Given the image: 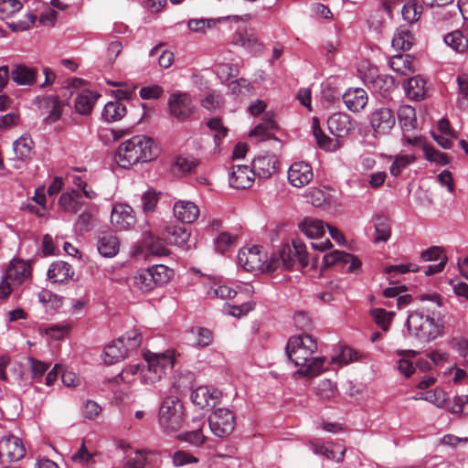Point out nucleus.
I'll use <instances>...</instances> for the list:
<instances>
[{
    "instance_id": "obj_50",
    "label": "nucleus",
    "mask_w": 468,
    "mask_h": 468,
    "mask_svg": "<svg viewBox=\"0 0 468 468\" xmlns=\"http://www.w3.org/2000/svg\"><path fill=\"white\" fill-rule=\"evenodd\" d=\"M236 241V236L228 232H221L215 239L216 250L224 253Z\"/></svg>"
},
{
    "instance_id": "obj_57",
    "label": "nucleus",
    "mask_w": 468,
    "mask_h": 468,
    "mask_svg": "<svg viewBox=\"0 0 468 468\" xmlns=\"http://www.w3.org/2000/svg\"><path fill=\"white\" fill-rule=\"evenodd\" d=\"M452 349L458 352L463 358L468 357V340L465 337H454L450 341Z\"/></svg>"
},
{
    "instance_id": "obj_38",
    "label": "nucleus",
    "mask_w": 468,
    "mask_h": 468,
    "mask_svg": "<svg viewBox=\"0 0 468 468\" xmlns=\"http://www.w3.org/2000/svg\"><path fill=\"white\" fill-rule=\"evenodd\" d=\"M390 68L401 74L407 75L412 72V58L410 55H395L389 59Z\"/></svg>"
},
{
    "instance_id": "obj_26",
    "label": "nucleus",
    "mask_w": 468,
    "mask_h": 468,
    "mask_svg": "<svg viewBox=\"0 0 468 468\" xmlns=\"http://www.w3.org/2000/svg\"><path fill=\"white\" fill-rule=\"evenodd\" d=\"M414 40L415 38L411 31L407 27L400 26L397 28L391 44L394 49L399 51H406L410 49Z\"/></svg>"
},
{
    "instance_id": "obj_32",
    "label": "nucleus",
    "mask_w": 468,
    "mask_h": 468,
    "mask_svg": "<svg viewBox=\"0 0 468 468\" xmlns=\"http://www.w3.org/2000/svg\"><path fill=\"white\" fill-rule=\"evenodd\" d=\"M444 43L457 53H464L468 49V38L461 30H454L446 34Z\"/></svg>"
},
{
    "instance_id": "obj_1",
    "label": "nucleus",
    "mask_w": 468,
    "mask_h": 468,
    "mask_svg": "<svg viewBox=\"0 0 468 468\" xmlns=\"http://www.w3.org/2000/svg\"><path fill=\"white\" fill-rule=\"evenodd\" d=\"M316 340L308 334L291 336L285 348L286 355L295 366L301 367L294 375L314 378L324 370V357H313L317 351Z\"/></svg>"
},
{
    "instance_id": "obj_36",
    "label": "nucleus",
    "mask_w": 468,
    "mask_h": 468,
    "mask_svg": "<svg viewBox=\"0 0 468 468\" xmlns=\"http://www.w3.org/2000/svg\"><path fill=\"white\" fill-rule=\"evenodd\" d=\"M312 448L315 454L325 456L328 460H335L342 462L346 453V449L337 446L335 449H331L324 444L312 442Z\"/></svg>"
},
{
    "instance_id": "obj_48",
    "label": "nucleus",
    "mask_w": 468,
    "mask_h": 468,
    "mask_svg": "<svg viewBox=\"0 0 468 468\" xmlns=\"http://www.w3.org/2000/svg\"><path fill=\"white\" fill-rule=\"evenodd\" d=\"M22 8L18 0H0V17L5 19Z\"/></svg>"
},
{
    "instance_id": "obj_19",
    "label": "nucleus",
    "mask_w": 468,
    "mask_h": 468,
    "mask_svg": "<svg viewBox=\"0 0 468 468\" xmlns=\"http://www.w3.org/2000/svg\"><path fill=\"white\" fill-rule=\"evenodd\" d=\"M342 99L349 111L359 112L366 107L368 96L362 88H350L342 95Z\"/></svg>"
},
{
    "instance_id": "obj_64",
    "label": "nucleus",
    "mask_w": 468,
    "mask_h": 468,
    "mask_svg": "<svg viewBox=\"0 0 468 468\" xmlns=\"http://www.w3.org/2000/svg\"><path fill=\"white\" fill-rule=\"evenodd\" d=\"M242 46L252 53H261L262 50V45L252 35H248L242 38Z\"/></svg>"
},
{
    "instance_id": "obj_20",
    "label": "nucleus",
    "mask_w": 468,
    "mask_h": 468,
    "mask_svg": "<svg viewBox=\"0 0 468 468\" xmlns=\"http://www.w3.org/2000/svg\"><path fill=\"white\" fill-rule=\"evenodd\" d=\"M275 155L260 154L252 161L251 169L254 176L269 178L275 171L277 165Z\"/></svg>"
},
{
    "instance_id": "obj_58",
    "label": "nucleus",
    "mask_w": 468,
    "mask_h": 468,
    "mask_svg": "<svg viewBox=\"0 0 468 468\" xmlns=\"http://www.w3.org/2000/svg\"><path fill=\"white\" fill-rule=\"evenodd\" d=\"M193 333L197 334L196 344L199 346L206 347L212 342V333L207 328L197 327L193 329Z\"/></svg>"
},
{
    "instance_id": "obj_15",
    "label": "nucleus",
    "mask_w": 468,
    "mask_h": 468,
    "mask_svg": "<svg viewBox=\"0 0 468 468\" xmlns=\"http://www.w3.org/2000/svg\"><path fill=\"white\" fill-rule=\"evenodd\" d=\"M221 395V391L216 388L200 386L192 392L191 399L194 404L205 409L215 407L219 403Z\"/></svg>"
},
{
    "instance_id": "obj_8",
    "label": "nucleus",
    "mask_w": 468,
    "mask_h": 468,
    "mask_svg": "<svg viewBox=\"0 0 468 468\" xmlns=\"http://www.w3.org/2000/svg\"><path fill=\"white\" fill-rule=\"evenodd\" d=\"M175 358L169 352L154 354L146 358L147 368L142 370V381L146 385L154 384L173 368Z\"/></svg>"
},
{
    "instance_id": "obj_30",
    "label": "nucleus",
    "mask_w": 468,
    "mask_h": 468,
    "mask_svg": "<svg viewBox=\"0 0 468 468\" xmlns=\"http://www.w3.org/2000/svg\"><path fill=\"white\" fill-rule=\"evenodd\" d=\"M33 140L27 134L21 135L13 144V149L19 160L30 159L33 154Z\"/></svg>"
},
{
    "instance_id": "obj_62",
    "label": "nucleus",
    "mask_w": 468,
    "mask_h": 468,
    "mask_svg": "<svg viewBox=\"0 0 468 468\" xmlns=\"http://www.w3.org/2000/svg\"><path fill=\"white\" fill-rule=\"evenodd\" d=\"M295 326L303 331H307L312 328V320L304 312H298L294 314Z\"/></svg>"
},
{
    "instance_id": "obj_10",
    "label": "nucleus",
    "mask_w": 468,
    "mask_h": 468,
    "mask_svg": "<svg viewBox=\"0 0 468 468\" xmlns=\"http://www.w3.org/2000/svg\"><path fill=\"white\" fill-rule=\"evenodd\" d=\"M276 258L280 260L284 269H291L293 267L294 261L297 260L302 267H306L309 264V257L306 251V246L301 239H293L292 246H283Z\"/></svg>"
},
{
    "instance_id": "obj_5",
    "label": "nucleus",
    "mask_w": 468,
    "mask_h": 468,
    "mask_svg": "<svg viewBox=\"0 0 468 468\" xmlns=\"http://www.w3.org/2000/svg\"><path fill=\"white\" fill-rule=\"evenodd\" d=\"M85 83L84 80L80 78H70L64 80L61 83L60 90H69V96L76 94L74 99V110L75 112L82 116H88L91 114L92 110L97 102V100L101 97V94L94 90L83 89L78 90Z\"/></svg>"
},
{
    "instance_id": "obj_11",
    "label": "nucleus",
    "mask_w": 468,
    "mask_h": 468,
    "mask_svg": "<svg viewBox=\"0 0 468 468\" xmlns=\"http://www.w3.org/2000/svg\"><path fill=\"white\" fill-rule=\"evenodd\" d=\"M209 428L219 438L229 436L235 428V416L228 409L220 408L212 412L208 418Z\"/></svg>"
},
{
    "instance_id": "obj_9",
    "label": "nucleus",
    "mask_w": 468,
    "mask_h": 468,
    "mask_svg": "<svg viewBox=\"0 0 468 468\" xmlns=\"http://www.w3.org/2000/svg\"><path fill=\"white\" fill-rule=\"evenodd\" d=\"M31 276L30 266L22 260L12 261L6 271L5 275L0 283V298H6L13 288L19 286Z\"/></svg>"
},
{
    "instance_id": "obj_56",
    "label": "nucleus",
    "mask_w": 468,
    "mask_h": 468,
    "mask_svg": "<svg viewBox=\"0 0 468 468\" xmlns=\"http://www.w3.org/2000/svg\"><path fill=\"white\" fill-rule=\"evenodd\" d=\"M38 299L47 308L56 309L58 303V296L48 289H43L38 293Z\"/></svg>"
},
{
    "instance_id": "obj_13",
    "label": "nucleus",
    "mask_w": 468,
    "mask_h": 468,
    "mask_svg": "<svg viewBox=\"0 0 468 468\" xmlns=\"http://www.w3.org/2000/svg\"><path fill=\"white\" fill-rule=\"evenodd\" d=\"M26 454L25 446L18 437L14 435L0 440V457L10 462L22 459Z\"/></svg>"
},
{
    "instance_id": "obj_23",
    "label": "nucleus",
    "mask_w": 468,
    "mask_h": 468,
    "mask_svg": "<svg viewBox=\"0 0 468 468\" xmlns=\"http://www.w3.org/2000/svg\"><path fill=\"white\" fill-rule=\"evenodd\" d=\"M165 240L170 244L183 247L190 238V232L183 226L168 225L163 233Z\"/></svg>"
},
{
    "instance_id": "obj_28",
    "label": "nucleus",
    "mask_w": 468,
    "mask_h": 468,
    "mask_svg": "<svg viewBox=\"0 0 468 468\" xmlns=\"http://www.w3.org/2000/svg\"><path fill=\"white\" fill-rule=\"evenodd\" d=\"M83 205L82 196L76 190L60 195V209L64 211L77 213Z\"/></svg>"
},
{
    "instance_id": "obj_34",
    "label": "nucleus",
    "mask_w": 468,
    "mask_h": 468,
    "mask_svg": "<svg viewBox=\"0 0 468 468\" xmlns=\"http://www.w3.org/2000/svg\"><path fill=\"white\" fill-rule=\"evenodd\" d=\"M126 112V106L122 101H109L103 108L102 117L108 122H117L125 116Z\"/></svg>"
},
{
    "instance_id": "obj_60",
    "label": "nucleus",
    "mask_w": 468,
    "mask_h": 468,
    "mask_svg": "<svg viewBox=\"0 0 468 468\" xmlns=\"http://www.w3.org/2000/svg\"><path fill=\"white\" fill-rule=\"evenodd\" d=\"M413 264H399V265H390L385 268V272L390 277H394L398 274H403L409 271L416 272L419 271V267L411 268Z\"/></svg>"
},
{
    "instance_id": "obj_55",
    "label": "nucleus",
    "mask_w": 468,
    "mask_h": 468,
    "mask_svg": "<svg viewBox=\"0 0 468 468\" xmlns=\"http://www.w3.org/2000/svg\"><path fill=\"white\" fill-rule=\"evenodd\" d=\"M198 459L189 452L184 451H177L173 455V463L176 466H184L189 463H197Z\"/></svg>"
},
{
    "instance_id": "obj_16",
    "label": "nucleus",
    "mask_w": 468,
    "mask_h": 468,
    "mask_svg": "<svg viewBox=\"0 0 468 468\" xmlns=\"http://www.w3.org/2000/svg\"><path fill=\"white\" fill-rule=\"evenodd\" d=\"M324 263L325 266H331L335 264H341L344 267L346 266L347 272H354L356 270L360 269L361 261L360 260L345 251L334 250L330 253H327L324 256Z\"/></svg>"
},
{
    "instance_id": "obj_59",
    "label": "nucleus",
    "mask_w": 468,
    "mask_h": 468,
    "mask_svg": "<svg viewBox=\"0 0 468 468\" xmlns=\"http://www.w3.org/2000/svg\"><path fill=\"white\" fill-rule=\"evenodd\" d=\"M443 249L438 246H432L423 250L420 254V258L423 261H441L443 257Z\"/></svg>"
},
{
    "instance_id": "obj_44",
    "label": "nucleus",
    "mask_w": 468,
    "mask_h": 468,
    "mask_svg": "<svg viewBox=\"0 0 468 468\" xmlns=\"http://www.w3.org/2000/svg\"><path fill=\"white\" fill-rule=\"evenodd\" d=\"M373 89L385 96L395 88V81L393 77L388 75H378L372 80Z\"/></svg>"
},
{
    "instance_id": "obj_47",
    "label": "nucleus",
    "mask_w": 468,
    "mask_h": 468,
    "mask_svg": "<svg viewBox=\"0 0 468 468\" xmlns=\"http://www.w3.org/2000/svg\"><path fill=\"white\" fill-rule=\"evenodd\" d=\"M415 161V156L410 154L396 156L394 162L391 164L389 171L393 176H399L402 170L409 165Z\"/></svg>"
},
{
    "instance_id": "obj_40",
    "label": "nucleus",
    "mask_w": 468,
    "mask_h": 468,
    "mask_svg": "<svg viewBox=\"0 0 468 468\" xmlns=\"http://www.w3.org/2000/svg\"><path fill=\"white\" fill-rule=\"evenodd\" d=\"M148 269L154 278L153 282H154L155 287L167 283L174 274L172 269H169L163 264L154 265Z\"/></svg>"
},
{
    "instance_id": "obj_51",
    "label": "nucleus",
    "mask_w": 468,
    "mask_h": 468,
    "mask_svg": "<svg viewBox=\"0 0 468 468\" xmlns=\"http://www.w3.org/2000/svg\"><path fill=\"white\" fill-rule=\"evenodd\" d=\"M423 151H424L426 159L431 162H434L436 164L442 165H447L449 162L448 155L446 154L441 153L431 146H428V145L424 144Z\"/></svg>"
},
{
    "instance_id": "obj_52",
    "label": "nucleus",
    "mask_w": 468,
    "mask_h": 468,
    "mask_svg": "<svg viewBox=\"0 0 468 468\" xmlns=\"http://www.w3.org/2000/svg\"><path fill=\"white\" fill-rule=\"evenodd\" d=\"M158 202L157 194L153 190L146 191L142 196V208L144 212H153Z\"/></svg>"
},
{
    "instance_id": "obj_7",
    "label": "nucleus",
    "mask_w": 468,
    "mask_h": 468,
    "mask_svg": "<svg viewBox=\"0 0 468 468\" xmlns=\"http://www.w3.org/2000/svg\"><path fill=\"white\" fill-rule=\"evenodd\" d=\"M184 422V406L177 396H166L158 411V423L164 431H176Z\"/></svg>"
},
{
    "instance_id": "obj_22",
    "label": "nucleus",
    "mask_w": 468,
    "mask_h": 468,
    "mask_svg": "<svg viewBox=\"0 0 468 468\" xmlns=\"http://www.w3.org/2000/svg\"><path fill=\"white\" fill-rule=\"evenodd\" d=\"M173 210L177 220L188 224L194 222L200 213L197 205L187 200L176 201L174 205Z\"/></svg>"
},
{
    "instance_id": "obj_24",
    "label": "nucleus",
    "mask_w": 468,
    "mask_h": 468,
    "mask_svg": "<svg viewBox=\"0 0 468 468\" xmlns=\"http://www.w3.org/2000/svg\"><path fill=\"white\" fill-rule=\"evenodd\" d=\"M10 77L17 85H33L36 82L37 70L23 64H16Z\"/></svg>"
},
{
    "instance_id": "obj_46",
    "label": "nucleus",
    "mask_w": 468,
    "mask_h": 468,
    "mask_svg": "<svg viewBox=\"0 0 468 468\" xmlns=\"http://www.w3.org/2000/svg\"><path fill=\"white\" fill-rule=\"evenodd\" d=\"M422 13V5H419L418 2L411 4H404L401 9V14L408 23H414L418 21Z\"/></svg>"
},
{
    "instance_id": "obj_37",
    "label": "nucleus",
    "mask_w": 468,
    "mask_h": 468,
    "mask_svg": "<svg viewBox=\"0 0 468 468\" xmlns=\"http://www.w3.org/2000/svg\"><path fill=\"white\" fill-rule=\"evenodd\" d=\"M374 226H375V237L374 239L376 242H386L391 233V229L388 223V219L385 216H377L374 218Z\"/></svg>"
},
{
    "instance_id": "obj_39",
    "label": "nucleus",
    "mask_w": 468,
    "mask_h": 468,
    "mask_svg": "<svg viewBox=\"0 0 468 468\" xmlns=\"http://www.w3.org/2000/svg\"><path fill=\"white\" fill-rule=\"evenodd\" d=\"M425 81L418 77L408 80L405 86L407 96L413 100H420L425 96Z\"/></svg>"
},
{
    "instance_id": "obj_4",
    "label": "nucleus",
    "mask_w": 468,
    "mask_h": 468,
    "mask_svg": "<svg viewBox=\"0 0 468 468\" xmlns=\"http://www.w3.org/2000/svg\"><path fill=\"white\" fill-rule=\"evenodd\" d=\"M406 326L410 335L424 343H429L441 335V326L435 322L434 317L420 311L409 314Z\"/></svg>"
},
{
    "instance_id": "obj_29",
    "label": "nucleus",
    "mask_w": 468,
    "mask_h": 468,
    "mask_svg": "<svg viewBox=\"0 0 468 468\" xmlns=\"http://www.w3.org/2000/svg\"><path fill=\"white\" fill-rule=\"evenodd\" d=\"M97 224V208L91 207L83 211L77 218L75 227L77 231L83 234L90 231Z\"/></svg>"
},
{
    "instance_id": "obj_21",
    "label": "nucleus",
    "mask_w": 468,
    "mask_h": 468,
    "mask_svg": "<svg viewBox=\"0 0 468 468\" xmlns=\"http://www.w3.org/2000/svg\"><path fill=\"white\" fill-rule=\"evenodd\" d=\"M252 169L247 165H235L229 176V185L237 189H246L252 186L254 180Z\"/></svg>"
},
{
    "instance_id": "obj_31",
    "label": "nucleus",
    "mask_w": 468,
    "mask_h": 468,
    "mask_svg": "<svg viewBox=\"0 0 468 468\" xmlns=\"http://www.w3.org/2000/svg\"><path fill=\"white\" fill-rule=\"evenodd\" d=\"M398 119L403 131L409 132L416 128L417 118L415 109L410 105H402L398 110Z\"/></svg>"
},
{
    "instance_id": "obj_45",
    "label": "nucleus",
    "mask_w": 468,
    "mask_h": 468,
    "mask_svg": "<svg viewBox=\"0 0 468 468\" xmlns=\"http://www.w3.org/2000/svg\"><path fill=\"white\" fill-rule=\"evenodd\" d=\"M197 165V161L192 156H178L174 162L173 170L176 174L191 172Z\"/></svg>"
},
{
    "instance_id": "obj_43",
    "label": "nucleus",
    "mask_w": 468,
    "mask_h": 468,
    "mask_svg": "<svg viewBox=\"0 0 468 468\" xmlns=\"http://www.w3.org/2000/svg\"><path fill=\"white\" fill-rule=\"evenodd\" d=\"M374 322L383 330L388 331L392 321L394 313L388 312L383 308H375L370 311Z\"/></svg>"
},
{
    "instance_id": "obj_53",
    "label": "nucleus",
    "mask_w": 468,
    "mask_h": 468,
    "mask_svg": "<svg viewBox=\"0 0 468 468\" xmlns=\"http://www.w3.org/2000/svg\"><path fill=\"white\" fill-rule=\"evenodd\" d=\"M139 371H141V367L139 364L130 365L126 367L118 376H116L113 380L116 383H119V380L122 382L129 383L133 380V377Z\"/></svg>"
},
{
    "instance_id": "obj_18",
    "label": "nucleus",
    "mask_w": 468,
    "mask_h": 468,
    "mask_svg": "<svg viewBox=\"0 0 468 468\" xmlns=\"http://www.w3.org/2000/svg\"><path fill=\"white\" fill-rule=\"evenodd\" d=\"M111 222L121 230L130 229L136 222L133 209L128 205L114 206L111 215Z\"/></svg>"
},
{
    "instance_id": "obj_6",
    "label": "nucleus",
    "mask_w": 468,
    "mask_h": 468,
    "mask_svg": "<svg viewBox=\"0 0 468 468\" xmlns=\"http://www.w3.org/2000/svg\"><path fill=\"white\" fill-rule=\"evenodd\" d=\"M142 343V335L137 330H132L112 341L103 351V361L112 365L123 360L128 354L136 350Z\"/></svg>"
},
{
    "instance_id": "obj_33",
    "label": "nucleus",
    "mask_w": 468,
    "mask_h": 468,
    "mask_svg": "<svg viewBox=\"0 0 468 468\" xmlns=\"http://www.w3.org/2000/svg\"><path fill=\"white\" fill-rule=\"evenodd\" d=\"M327 125L333 134L340 137L349 130V117L345 113H335L329 117Z\"/></svg>"
},
{
    "instance_id": "obj_42",
    "label": "nucleus",
    "mask_w": 468,
    "mask_h": 468,
    "mask_svg": "<svg viewBox=\"0 0 468 468\" xmlns=\"http://www.w3.org/2000/svg\"><path fill=\"white\" fill-rule=\"evenodd\" d=\"M315 394L323 401L331 400L337 394L336 384L330 379H323L315 388Z\"/></svg>"
},
{
    "instance_id": "obj_61",
    "label": "nucleus",
    "mask_w": 468,
    "mask_h": 468,
    "mask_svg": "<svg viewBox=\"0 0 468 468\" xmlns=\"http://www.w3.org/2000/svg\"><path fill=\"white\" fill-rule=\"evenodd\" d=\"M253 308H254V303H245L240 305H229L228 306V314L234 317L239 318L243 315H246Z\"/></svg>"
},
{
    "instance_id": "obj_14",
    "label": "nucleus",
    "mask_w": 468,
    "mask_h": 468,
    "mask_svg": "<svg viewBox=\"0 0 468 468\" xmlns=\"http://www.w3.org/2000/svg\"><path fill=\"white\" fill-rule=\"evenodd\" d=\"M396 123L394 112L391 109L381 107L370 114V124L378 133L386 134L390 132Z\"/></svg>"
},
{
    "instance_id": "obj_41",
    "label": "nucleus",
    "mask_w": 468,
    "mask_h": 468,
    "mask_svg": "<svg viewBox=\"0 0 468 468\" xmlns=\"http://www.w3.org/2000/svg\"><path fill=\"white\" fill-rule=\"evenodd\" d=\"M153 279L149 269H143L133 276V285L141 291L149 292L155 287Z\"/></svg>"
},
{
    "instance_id": "obj_27",
    "label": "nucleus",
    "mask_w": 468,
    "mask_h": 468,
    "mask_svg": "<svg viewBox=\"0 0 468 468\" xmlns=\"http://www.w3.org/2000/svg\"><path fill=\"white\" fill-rule=\"evenodd\" d=\"M299 229L310 239H319L324 234V222L314 218H303L299 224Z\"/></svg>"
},
{
    "instance_id": "obj_25",
    "label": "nucleus",
    "mask_w": 468,
    "mask_h": 468,
    "mask_svg": "<svg viewBox=\"0 0 468 468\" xmlns=\"http://www.w3.org/2000/svg\"><path fill=\"white\" fill-rule=\"evenodd\" d=\"M119 239L114 234L106 232L99 237L98 250L103 257L112 258L115 256L119 251Z\"/></svg>"
},
{
    "instance_id": "obj_35",
    "label": "nucleus",
    "mask_w": 468,
    "mask_h": 468,
    "mask_svg": "<svg viewBox=\"0 0 468 468\" xmlns=\"http://www.w3.org/2000/svg\"><path fill=\"white\" fill-rule=\"evenodd\" d=\"M39 107L47 110L50 108L48 115L44 119L46 124L54 123L58 120V97L57 95L43 97Z\"/></svg>"
},
{
    "instance_id": "obj_63",
    "label": "nucleus",
    "mask_w": 468,
    "mask_h": 468,
    "mask_svg": "<svg viewBox=\"0 0 468 468\" xmlns=\"http://www.w3.org/2000/svg\"><path fill=\"white\" fill-rule=\"evenodd\" d=\"M182 438L188 441L189 443L200 446L204 443L206 438L202 433L201 429H197L196 431H188L183 434Z\"/></svg>"
},
{
    "instance_id": "obj_54",
    "label": "nucleus",
    "mask_w": 468,
    "mask_h": 468,
    "mask_svg": "<svg viewBox=\"0 0 468 468\" xmlns=\"http://www.w3.org/2000/svg\"><path fill=\"white\" fill-rule=\"evenodd\" d=\"M164 89L159 85L143 87L140 91V97L144 100H156L162 96Z\"/></svg>"
},
{
    "instance_id": "obj_2",
    "label": "nucleus",
    "mask_w": 468,
    "mask_h": 468,
    "mask_svg": "<svg viewBox=\"0 0 468 468\" xmlns=\"http://www.w3.org/2000/svg\"><path fill=\"white\" fill-rule=\"evenodd\" d=\"M159 154L156 142L146 135H135L118 147L116 162L121 167L129 168L141 162L154 160Z\"/></svg>"
},
{
    "instance_id": "obj_17",
    "label": "nucleus",
    "mask_w": 468,
    "mask_h": 468,
    "mask_svg": "<svg viewBox=\"0 0 468 468\" xmlns=\"http://www.w3.org/2000/svg\"><path fill=\"white\" fill-rule=\"evenodd\" d=\"M314 176L311 165L304 162L293 163L288 170V180L295 187L307 185Z\"/></svg>"
},
{
    "instance_id": "obj_49",
    "label": "nucleus",
    "mask_w": 468,
    "mask_h": 468,
    "mask_svg": "<svg viewBox=\"0 0 468 468\" xmlns=\"http://www.w3.org/2000/svg\"><path fill=\"white\" fill-rule=\"evenodd\" d=\"M237 292L227 285H216L207 291V295L212 298L232 299Z\"/></svg>"
},
{
    "instance_id": "obj_12",
    "label": "nucleus",
    "mask_w": 468,
    "mask_h": 468,
    "mask_svg": "<svg viewBox=\"0 0 468 468\" xmlns=\"http://www.w3.org/2000/svg\"><path fill=\"white\" fill-rule=\"evenodd\" d=\"M167 104L170 114L182 122L190 118L196 112V106L192 98L185 92L172 93Z\"/></svg>"
},
{
    "instance_id": "obj_3",
    "label": "nucleus",
    "mask_w": 468,
    "mask_h": 468,
    "mask_svg": "<svg viewBox=\"0 0 468 468\" xmlns=\"http://www.w3.org/2000/svg\"><path fill=\"white\" fill-rule=\"evenodd\" d=\"M238 262L248 271H272L280 266V260L275 254L269 259L262 247H244L239 251Z\"/></svg>"
}]
</instances>
